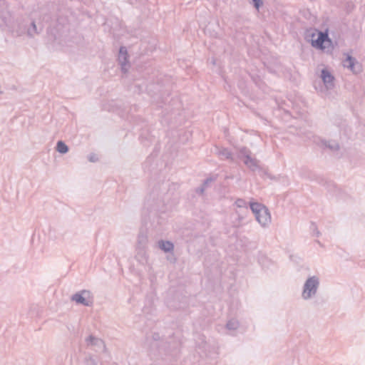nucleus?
I'll list each match as a JSON object with an SVG mask.
<instances>
[{
  "label": "nucleus",
  "instance_id": "19",
  "mask_svg": "<svg viewBox=\"0 0 365 365\" xmlns=\"http://www.w3.org/2000/svg\"><path fill=\"white\" fill-rule=\"evenodd\" d=\"M240 155L242 157H244L245 159H246V158H247V157L250 156L251 151L249 149H247V148L243 147V148H240Z\"/></svg>",
  "mask_w": 365,
  "mask_h": 365
},
{
  "label": "nucleus",
  "instance_id": "2",
  "mask_svg": "<svg viewBox=\"0 0 365 365\" xmlns=\"http://www.w3.org/2000/svg\"><path fill=\"white\" fill-rule=\"evenodd\" d=\"M250 209L255 214L257 221L262 226L267 227L271 222V215L269 210L259 202L250 203Z\"/></svg>",
  "mask_w": 365,
  "mask_h": 365
},
{
  "label": "nucleus",
  "instance_id": "25",
  "mask_svg": "<svg viewBox=\"0 0 365 365\" xmlns=\"http://www.w3.org/2000/svg\"><path fill=\"white\" fill-rule=\"evenodd\" d=\"M316 235H317V236H319V232L318 230L316 231Z\"/></svg>",
  "mask_w": 365,
  "mask_h": 365
},
{
  "label": "nucleus",
  "instance_id": "4",
  "mask_svg": "<svg viewBox=\"0 0 365 365\" xmlns=\"http://www.w3.org/2000/svg\"><path fill=\"white\" fill-rule=\"evenodd\" d=\"M71 300L76 302V304L86 307H91L93 304V298L91 292L86 289L72 295Z\"/></svg>",
  "mask_w": 365,
  "mask_h": 365
},
{
  "label": "nucleus",
  "instance_id": "17",
  "mask_svg": "<svg viewBox=\"0 0 365 365\" xmlns=\"http://www.w3.org/2000/svg\"><path fill=\"white\" fill-rule=\"evenodd\" d=\"M83 365H98L97 360L91 354L85 356L83 361Z\"/></svg>",
  "mask_w": 365,
  "mask_h": 365
},
{
  "label": "nucleus",
  "instance_id": "12",
  "mask_svg": "<svg viewBox=\"0 0 365 365\" xmlns=\"http://www.w3.org/2000/svg\"><path fill=\"white\" fill-rule=\"evenodd\" d=\"M148 243V237L143 232H140L138 236L137 245L138 249H144Z\"/></svg>",
  "mask_w": 365,
  "mask_h": 365
},
{
  "label": "nucleus",
  "instance_id": "18",
  "mask_svg": "<svg viewBox=\"0 0 365 365\" xmlns=\"http://www.w3.org/2000/svg\"><path fill=\"white\" fill-rule=\"evenodd\" d=\"M226 327L230 330H236L239 327V322L236 319H230L227 322Z\"/></svg>",
  "mask_w": 365,
  "mask_h": 365
},
{
  "label": "nucleus",
  "instance_id": "11",
  "mask_svg": "<svg viewBox=\"0 0 365 365\" xmlns=\"http://www.w3.org/2000/svg\"><path fill=\"white\" fill-rule=\"evenodd\" d=\"M158 243L159 248L163 250L165 252H170L174 250V245L170 241H165L161 240H159Z\"/></svg>",
  "mask_w": 365,
  "mask_h": 365
},
{
  "label": "nucleus",
  "instance_id": "23",
  "mask_svg": "<svg viewBox=\"0 0 365 365\" xmlns=\"http://www.w3.org/2000/svg\"><path fill=\"white\" fill-rule=\"evenodd\" d=\"M212 178H207V179L205 180L204 183H203L204 186H207V185L208 183H210V182H212Z\"/></svg>",
  "mask_w": 365,
  "mask_h": 365
},
{
  "label": "nucleus",
  "instance_id": "7",
  "mask_svg": "<svg viewBox=\"0 0 365 365\" xmlns=\"http://www.w3.org/2000/svg\"><path fill=\"white\" fill-rule=\"evenodd\" d=\"M128 55L127 48L125 46H120L118 54V62L121 66V70L123 73L128 71L127 66L128 65Z\"/></svg>",
  "mask_w": 365,
  "mask_h": 365
},
{
  "label": "nucleus",
  "instance_id": "1",
  "mask_svg": "<svg viewBox=\"0 0 365 365\" xmlns=\"http://www.w3.org/2000/svg\"><path fill=\"white\" fill-rule=\"evenodd\" d=\"M309 41L313 47L324 51L327 49V51L333 49L332 41L329 38L327 32L319 31L314 30V31L310 35V39Z\"/></svg>",
  "mask_w": 365,
  "mask_h": 365
},
{
  "label": "nucleus",
  "instance_id": "20",
  "mask_svg": "<svg viewBox=\"0 0 365 365\" xmlns=\"http://www.w3.org/2000/svg\"><path fill=\"white\" fill-rule=\"evenodd\" d=\"M235 205L238 207H245L247 210V202L245 200L239 198L235 201Z\"/></svg>",
  "mask_w": 365,
  "mask_h": 365
},
{
  "label": "nucleus",
  "instance_id": "13",
  "mask_svg": "<svg viewBox=\"0 0 365 365\" xmlns=\"http://www.w3.org/2000/svg\"><path fill=\"white\" fill-rule=\"evenodd\" d=\"M244 163L252 170H255L258 167V160L251 156L244 160Z\"/></svg>",
  "mask_w": 365,
  "mask_h": 365
},
{
  "label": "nucleus",
  "instance_id": "3",
  "mask_svg": "<svg viewBox=\"0 0 365 365\" xmlns=\"http://www.w3.org/2000/svg\"><path fill=\"white\" fill-rule=\"evenodd\" d=\"M319 285L318 277L313 276L309 277L305 282L303 287L302 297L304 299H309L314 297L317 292Z\"/></svg>",
  "mask_w": 365,
  "mask_h": 365
},
{
  "label": "nucleus",
  "instance_id": "16",
  "mask_svg": "<svg viewBox=\"0 0 365 365\" xmlns=\"http://www.w3.org/2000/svg\"><path fill=\"white\" fill-rule=\"evenodd\" d=\"M56 150L62 154H65L68 151V147L63 141L59 140L56 144Z\"/></svg>",
  "mask_w": 365,
  "mask_h": 365
},
{
  "label": "nucleus",
  "instance_id": "9",
  "mask_svg": "<svg viewBox=\"0 0 365 365\" xmlns=\"http://www.w3.org/2000/svg\"><path fill=\"white\" fill-rule=\"evenodd\" d=\"M321 78L327 89L334 88V77L327 68L322 70Z\"/></svg>",
  "mask_w": 365,
  "mask_h": 365
},
{
  "label": "nucleus",
  "instance_id": "10",
  "mask_svg": "<svg viewBox=\"0 0 365 365\" xmlns=\"http://www.w3.org/2000/svg\"><path fill=\"white\" fill-rule=\"evenodd\" d=\"M216 154L221 160H232V154L227 148H216Z\"/></svg>",
  "mask_w": 365,
  "mask_h": 365
},
{
  "label": "nucleus",
  "instance_id": "21",
  "mask_svg": "<svg viewBox=\"0 0 365 365\" xmlns=\"http://www.w3.org/2000/svg\"><path fill=\"white\" fill-rule=\"evenodd\" d=\"M254 6L258 9L261 6H262L263 2L262 0H252Z\"/></svg>",
  "mask_w": 365,
  "mask_h": 365
},
{
  "label": "nucleus",
  "instance_id": "24",
  "mask_svg": "<svg viewBox=\"0 0 365 365\" xmlns=\"http://www.w3.org/2000/svg\"><path fill=\"white\" fill-rule=\"evenodd\" d=\"M206 186H202L200 189V193H203L204 190H205V188Z\"/></svg>",
  "mask_w": 365,
  "mask_h": 365
},
{
  "label": "nucleus",
  "instance_id": "15",
  "mask_svg": "<svg viewBox=\"0 0 365 365\" xmlns=\"http://www.w3.org/2000/svg\"><path fill=\"white\" fill-rule=\"evenodd\" d=\"M323 144L329 148L331 150H338L339 149V145L334 140L322 141Z\"/></svg>",
  "mask_w": 365,
  "mask_h": 365
},
{
  "label": "nucleus",
  "instance_id": "14",
  "mask_svg": "<svg viewBox=\"0 0 365 365\" xmlns=\"http://www.w3.org/2000/svg\"><path fill=\"white\" fill-rule=\"evenodd\" d=\"M41 31V29H38L34 21H31L30 27L27 29V35L33 38L35 35L38 34Z\"/></svg>",
  "mask_w": 365,
  "mask_h": 365
},
{
  "label": "nucleus",
  "instance_id": "26",
  "mask_svg": "<svg viewBox=\"0 0 365 365\" xmlns=\"http://www.w3.org/2000/svg\"><path fill=\"white\" fill-rule=\"evenodd\" d=\"M152 365H155V364H152Z\"/></svg>",
  "mask_w": 365,
  "mask_h": 365
},
{
  "label": "nucleus",
  "instance_id": "5",
  "mask_svg": "<svg viewBox=\"0 0 365 365\" xmlns=\"http://www.w3.org/2000/svg\"><path fill=\"white\" fill-rule=\"evenodd\" d=\"M158 338L159 336L158 334H153L154 341L150 345V356L151 357H155L158 355H162L163 352L165 354V347L167 344L163 341H158Z\"/></svg>",
  "mask_w": 365,
  "mask_h": 365
},
{
  "label": "nucleus",
  "instance_id": "8",
  "mask_svg": "<svg viewBox=\"0 0 365 365\" xmlns=\"http://www.w3.org/2000/svg\"><path fill=\"white\" fill-rule=\"evenodd\" d=\"M343 66L349 68L354 73H356L359 71L360 66L356 59L349 54H346V58L343 61Z\"/></svg>",
  "mask_w": 365,
  "mask_h": 365
},
{
  "label": "nucleus",
  "instance_id": "6",
  "mask_svg": "<svg viewBox=\"0 0 365 365\" xmlns=\"http://www.w3.org/2000/svg\"><path fill=\"white\" fill-rule=\"evenodd\" d=\"M86 344L88 346H94L96 349H95L96 351H98V350H102L103 351H106V346L105 344V342L100 338L96 337L93 335H90L86 339Z\"/></svg>",
  "mask_w": 365,
  "mask_h": 365
},
{
  "label": "nucleus",
  "instance_id": "22",
  "mask_svg": "<svg viewBox=\"0 0 365 365\" xmlns=\"http://www.w3.org/2000/svg\"><path fill=\"white\" fill-rule=\"evenodd\" d=\"M88 160L90 162L94 163V162H96L98 160V158H97L96 154L91 153L88 156Z\"/></svg>",
  "mask_w": 365,
  "mask_h": 365
}]
</instances>
